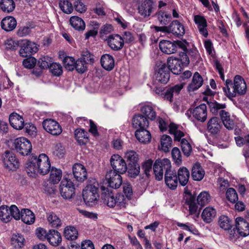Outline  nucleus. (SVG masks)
Listing matches in <instances>:
<instances>
[{
    "mask_svg": "<svg viewBox=\"0 0 249 249\" xmlns=\"http://www.w3.org/2000/svg\"><path fill=\"white\" fill-rule=\"evenodd\" d=\"M86 63L82 58H79L75 61L74 69L78 72L83 73L87 71Z\"/></svg>",
    "mask_w": 249,
    "mask_h": 249,
    "instance_id": "nucleus-59",
    "label": "nucleus"
},
{
    "mask_svg": "<svg viewBox=\"0 0 249 249\" xmlns=\"http://www.w3.org/2000/svg\"><path fill=\"white\" fill-rule=\"evenodd\" d=\"M182 50L183 51H186L189 58L192 61L196 62H199L200 59V57L198 52L196 48H193L191 49H187L186 46L185 45V48L184 49H182Z\"/></svg>",
    "mask_w": 249,
    "mask_h": 249,
    "instance_id": "nucleus-46",
    "label": "nucleus"
},
{
    "mask_svg": "<svg viewBox=\"0 0 249 249\" xmlns=\"http://www.w3.org/2000/svg\"><path fill=\"white\" fill-rule=\"evenodd\" d=\"M36 59L32 56L28 57L23 60L22 64L27 69H31L36 67Z\"/></svg>",
    "mask_w": 249,
    "mask_h": 249,
    "instance_id": "nucleus-56",
    "label": "nucleus"
},
{
    "mask_svg": "<svg viewBox=\"0 0 249 249\" xmlns=\"http://www.w3.org/2000/svg\"><path fill=\"white\" fill-rule=\"evenodd\" d=\"M156 80L161 84H166L170 79L169 69L165 63H160L155 74Z\"/></svg>",
    "mask_w": 249,
    "mask_h": 249,
    "instance_id": "nucleus-11",
    "label": "nucleus"
},
{
    "mask_svg": "<svg viewBox=\"0 0 249 249\" xmlns=\"http://www.w3.org/2000/svg\"><path fill=\"white\" fill-rule=\"evenodd\" d=\"M72 172L74 178L77 181L83 182L87 178L86 169L81 163H77L73 165Z\"/></svg>",
    "mask_w": 249,
    "mask_h": 249,
    "instance_id": "nucleus-22",
    "label": "nucleus"
},
{
    "mask_svg": "<svg viewBox=\"0 0 249 249\" xmlns=\"http://www.w3.org/2000/svg\"><path fill=\"white\" fill-rule=\"evenodd\" d=\"M50 168L49 159L45 154H40L38 156L32 154L29 158L25 165V170L28 175L34 178L38 174H47Z\"/></svg>",
    "mask_w": 249,
    "mask_h": 249,
    "instance_id": "nucleus-2",
    "label": "nucleus"
},
{
    "mask_svg": "<svg viewBox=\"0 0 249 249\" xmlns=\"http://www.w3.org/2000/svg\"><path fill=\"white\" fill-rule=\"evenodd\" d=\"M128 173L131 178H136L139 174L140 167L137 163H128Z\"/></svg>",
    "mask_w": 249,
    "mask_h": 249,
    "instance_id": "nucleus-50",
    "label": "nucleus"
},
{
    "mask_svg": "<svg viewBox=\"0 0 249 249\" xmlns=\"http://www.w3.org/2000/svg\"><path fill=\"white\" fill-rule=\"evenodd\" d=\"M32 144L26 138H17V152L22 156H27L31 152Z\"/></svg>",
    "mask_w": 249,
    "mask_h": 249,
    "instance_id": "nucleus-15",
    "label": "nucleus"
},
{
    "mask_svg": "<svg viewBox=\"0 0 249 249\" xmlns=\"http://www.w3.org/2000/svg\"><path fill=\"white\" fill-rule=\"evenodd\" d=\"M5 167L9 171H14L16 170V156L14 153L6 151L3 158Z\"/></svg>",
    "mask_w": 249,
    "mask_h": 249,
    "instance_id": "nucleus-28",
    "label": "nucleus"
},
{
    "mask_svg": "<svg viewBox=\"0 0 249 249\" xmlns=\"http://www.w3.org/2000/svg\"><path fill=\"white\" fill-rule=\"evenodd\" d=\"M167 65L169 71H171L174 74H180L183 68L178 58H174L173 57L167 59Z\"/></svg>",
    "mask_w": 249,
    "mask_h": 249,
    "instance_id": "nucleus-25",
    "label": "nucleus"
},
{
    "mask_svg": "<svg viewBox=\"0 0 249 249\" xmlns=\"http://www.w3.org/2000/svg\"><path fill=\"white\" fill-rule=\"evenodd\" d=\"M141 111L147 119L154 120L156 118V112L152 107L150 105H145L143 106L141 109Z\"/></svg>",
    "mask_w": 249,
    "mask_h": 249,
    "instance_id": "nucleus-42",
    "label": "nucleus"
},
{
    "mask_svg": "<svg viewBox=\"0 0 249 249\" xmlns=\"http://www.w3.org/2000/svg\"><path fill=\"white\" fill-rule=\"evenodd\" d=\"M132 125L138 129L147 128L149 125L148 119L142 114H138L134 116L132 119Z\"/></svg>",
    "mask_w": 249,
    "mask_h": 249,
    "instance_id": "nucleus-27",
    "label": "nucleus"
},
{
    "mask_svg": "<svg viewBox=\"0 0 249 249\" xmlns=\"http://www.w3.org/2000/svg\"><path fill=\"white\" fill-rule=\"evenodd\" d=\"M218 224L221 229L229 230L231 228L232 221L227 216L222 215L219 217Z\"/></svg>",
    "mask_w": 249,
    "mask_h": 249,
    "instance_id": "nucleus-45",
    "label": "nucleus"
},
{
    "mask_svg": "<svg viewBox=\"0 0 249 249\" xmlns=\"http://www.w3.org/2000/svg\"><path fill=\"white\" fill-rule=\"evenodd\" d=\"M53 153L54 156L60 159L64 157L65 150L61 143H57L53 148Z\"/></svg>",
    "mask_w": 249,
    "mask_h": 249,
    "instance_id": "nucleus-57",
    "label": "nucleus"
},
{
    "mask_svg": "<svg viewBox=\"0 0 249 249\" xmlns=\"http://www.w3.org/2000/svg\"><path fill=\"white\" fill-rule=\"evenodd\" d=\"M43 128L50 134L57 136L62 132V128L59 124L55 121L48 119L43 121L42 123Z\"/></svg>",
    "mask_w": 249,
    "mask_h": 249,
    "instance_id": "nucleus-13",
    "label": "nucleus"
},
{
    "mask_svg": "<svg viewBox=\"0 0 249 249\" xmlns=\"http://www.w3.org/2000/svg\"><path fill=\"white\" fill-rule=\"evenodd\" d=\"M227 198L232 203L238 200V195L235 189L232 188L228 189L226 192Z\"/></svg>",
    "mask_w": 249,
    "mask_h": 249,
    "instance_id": "nucleus-60",
    "label": "nucleus"
},
{
    "mask_svg": "<svg viewBox=\"0 0 249 249\" xmlns=\"http://www.w3.org/2000/svg\"><path fill=\"white\" fill-rule=\"evenodd\" d=\"M71 26L76 30L83 31L85 30L86 25L84 20L77 16H72L70 19Z\"/></svg>",
    "mask_w": 249,
    "mask_h": 249,
    "instance_id": "nucleus-38",
    "label": "nucleus"
},
{
    "mask_svg": "<svg viewBox=\"0 0 249 249\" xmlns=\"http://www.w3.org/2000/svg\"><path fill=\"white\" fill-rule=\"evenodd\" d=\"M59 6L61 10L65 13L70 14L73 10V7L71 1L66 0H60Z\"/></svg>",
    "mask_w": 249,
    "mask_h": 249,
    "instance_id": "nucleus-49",
    "label": "nucleus"
},
{
    "mask_svg": "<svg viewBox=\"0 0 249 249\" xmlns=\"http://www.w3.org/2000/svg\"><path fill=\"white\" fill-rule=\"evenodd\" d=\"M158 19L162 25H166L170 21L171 16L162 11H160L157 14Z\"/></svg>",
    "mask_w": 249,
    "mask_h": 249,
    "instance_id": "nucleus-51",
    "label": "nucleus"
},
{
    "mask_svg": "<svg viewBox=\"0 0 249 249\" xmlns=\"http://www.w3.org/2000/svg\"><path fill=\"white\" fill-rule=\"evenodd\" d=\"M17 46L20 47L19 53L20 56L26 57L36 53L38 51L36 44L28 40H20L17 41Z\"/></svg>",
    "mask_w": 249,
    "mask_h": 249,
    "instance_id": "nucleus-5",
    "label": "nucleus"
},
{
    "mask_svg": "<svg viewBox=\"0 0 249 249\" xmlns=\"http://www.w3.org/2000/svg\"><path fill=\"white\" fill-rule=\"evenodd\" d=\"M203 79L198 72H196L193 77L191 83L189 85L188 89L189 91H193L198 89L203 84Z\"/></svg>",
    "mask_w": 249,
    "mask_h": 249,
    "instance_id": "nucleus-32",
    "label": "nucleus"
},
{
    "mask_svg": "<svg viewBox=\"0 0 249 249\" xmlns=\"http://www.w3.org/2000/svg\"><path fill=\"white\" fill-rule=\"evenodd\" d=\"M1 26L7 32L11 31L16 28V19L12 17H6L2 20Z\"/></svg>",
    "mask_w": 249,
    "mask_h": 249,
    "instance_id": "nucleus-37",
    "label": "nucleus"
},
{
    "mask_svg": "<svg viewBox=\"0 0 249 249\" xmlns=\"http://www.w3.org/2000/svg\"><path fill=\"white\" fill-rule=\"evenodd\" d=\"M222 127L220 120L218 117H213L208 122L207 128L209 133L215 135L220 132Z\"/></svg>",
    "mask_w": 249,
    "mask_h": 249,
    "instance_id": "nucleus-21",
    "label": "nucleus"
},
{
    "mask_svg": "<svg viewBox=\"0 0 249 249\" xmlns=\"http://www.w3.org/2000/svg\"><path fill=\"white\" fill-rule=\"evenodd\" d=\"M163 171H165L164 178L166 185L172 190L176 189L178 180L176 173L171 170L170 160L168 159L157 160L153 165V172L157 180L162 179Z\"/></svg>",
    "mask_w": 249,
    "mask_h": 249,
    "instance_id": "nucleus-1",
    "label": "nucleus"
},
{
    "mask_svg": "<svg viewBox=\"0 0 249 249\" xmlns=\"http://www.w3.org/2000/svg\"><path fill=\"white\" fill-rule=\"evenodd\" d=\"M180 145L182 151L183 152L184 155L186 156L187 157L189 156L192 150L190 143L185 139L183 138L181 140Z\"/></svg>",
    "mask_w": 249,
    "mask_h": 249,
    "instance_id": "nucleus-54",
    "label": "nucleus"
},
{
    "mask_svg": "<svg viewBox=\"0 0 249 249\" xmlns=\"http://www.w3.org/2000/svg\"><path fill=\"white\" fill-rule=\"evenodd\" d=\"M49 69L52 74L54 76H59L63 72L62 67L59 63L52 62Z\"/></svg>",
    "mask_w": 249,
    "mask_h": 249,
    "instance_id": "nucleus-53",
    "label": "nucleus"
},
{
    "mask_svg": "<svg viewBox=\"0 0 249 249\" xmlns=\"http://www.w3.org/2000/svg\"><path fill=\"white\" fill-rule=\"evenodd\" d=\"M159 47L163 53L170 54L177 51L178 48L184 49L185 44L181 41L171 42L168 40H162L159 43Z\"/></svg>",
    "mask_w": 249,
    "mask_h": 249,
    "instance_id": "nucleus-6",
    "label": "nucleus"
},
{
    "mask_svg": "<svg viewBox=\"0 0 249 249\" xmlns=\"http://www.w3.org/2000/svg\"><path fill=\"white\" fill-rule=\"evenodd\" d=\"M82 57L81 58L86 62L93 63L94 61V55L88 50H83L81 53Z\"/></svg>",
    "mask_w": 249,
    "mask_h": 249,
    "instance_id": "nucleus-62",
    "label": "nucleus"
},
{
    "mask_svg": "<svg viewBox=\"0 0 249 249\" xmlns=\"http://www.w3.org/2000/svg\"><path fill=\"white\" fill-rule=\"evenodd\" d=\"M205 171L199 163H196L192 169V177L196 181H200L204 178Z\"/></svg>",
    "mask_w": 249,
    "mask_h": 249,
    "instance_id": "nucleus-36",
    "label": "nucleus"
},
{
    "mask_svg": "<svg viewBox=\"0 0 249 249\" xmlns=\"http://www.w3.org/2000/svg\"><path fill=\"white\" fill-rule=\"evenodd\" d=\"M64 235L68 240H75L77 238L78 231L73 227H67L64 230Z\"/></svg>",
    "mask_w": 249,
    "mask_h": 249,
    "instance_id": "nucleus-44",
    "label": "nucleus"
},
{
    "mask_svg": "<svg viewBox=\"0 0 249 249\" xmlns=\"http://www.w3.org/2000/svg\"><path fill=\"white\" fill-rule=\"evenodd\" d=\"M52 62V58L48 56L40 58L37 61L36 67L33 71V73L36 76H39L43 69L50 68Z\"/></svg>",
    "mask_w": 249,
    "mask_h": 249,
    "instance_id": "nucleus-18",
    "label": "nucleus"
},
{
    "mask_svg": "<svg viewBox=\"0 0 249 249\" xmlns=\"http://www.w3.org/2000/svg\"><path fill=\"white\" fill-rule=\"evenodd\" d=\"M47 220L49 225L53 227L58 228L62 225L60 218L53 212L47 213Z\"/></svg>",
    "mask_w": 249,
    "mask_h": 249,
    "instance_id": "nucleus-41",
    "label": "nucleus"
},
{
    "mask_svg": "<svg viewBox=\"0 0 249 249\" xmlns=\"http://www.w3.org/2000/svg\"><path fill=\"white\" fill-rule=\"evenodd\" d=\"M210 199L209 194L206 192H201L197 197V203L195 197L191 194L186 196L185 203L189 206V211L191 214H195L201 208L207 204Z\"/></svg>",
    "mask_w": 249,
    "mask_h": 249,
    "instance_id": "nucleus-4",
    "label": "nucleus"
},
{
    "mask_svg": "<svg viewBox=\"0 0 249 249\" xmlns=\"http://www.w3.org/2000/svg\"><path fill=\"white\" fill-rule=\"evenodd\" d=\"M62 175L60 169L52 168L50 175V180L53 184L58 183L62 178Z\"/></svg>",
    "mask_w": 249,
    "mask_h": 249,
    "instance_id": "nucleus-47",
    "label": "nucleus"
},
{
    "mask_svg": "<svg viewBox=\"0 0 249 249\" xmlns=\"http://www.w3.org/2000/svg\"><path fill=\"white\" fill-rule=\"evenodd\" d=\"M101 64L106 70L111 71L114 67V59L112 56L105 54L101 58Z\"/></svg>",
    "mask_w": 249,
    "mask_h": 249,
    "instance_id": "nucleus-33",
    "label": "nucleus"
},
{
    "mask_svg": "<svg viewBox=\"0 0 249 249\" xmlns=\"http://www.w3.org/2000/svg\"><path fill=\"white\" fill-rule=\"evenodd\" d=\"M107 41L108 46L113 51H120L124 47V40L122 37L118 34L109 36Z\"/></svg>",
    "mask_w": 249,
    "mask_h": 249,
    "instance_id": "nucleus-20",
    "label": "nucleus"
},
{
    "mask_svg": "<svg viewBox=\"0 0 249 249\" xmlns=\"http://www.w3.org/2000/svg\"><path fill=\"white\" fill-rule=\"evenodd\" d=\"M47 241L53 246H58L61 242L62 238L60 233L54 230H50L48 232Z\"/></svg>",
    "mask_w": 249,
    "mask_h": 249,
    "instance_id": "nucleus-31",
    "label": "nucleus"
},
{
    "mask_svg": "<svg viewBox=\"0 0 249 249\" xmlns=\"http://www.w3.org/2000/svg\"><path fill=\"white\" fill-rule=\"evenodd\" d=\"M121 174L112 170L108 171L106 173V179L110 189L111 188L116 189L121 186L123 182Z\"/></svg>",
    "mask_w": 249,
    "mask_h": 249,
    "instance_id": "nucleus-10",
    "label": "nucleus"
},
{
    "mask_svg": "<svg viewBox=\"0 0 249 249\" xmlns=\"http://www.w3.org/2000/svg\"><path fill=\"white\" fill-rule=\"evenodd\" d=\"M74 136L80 145H85L89 141L88 133L83 129H76Z\"/></svg>",
    "mask_w": 249,
    "mask_h": 249,
    "instance_id": "nucleus-39",
    "label": "nucleus"
},
{
    "mask_svg": "<svg viewBox=\"0 0 249 249\" xmlns=\"http://www.w3.org/2000/svg\"><path fill=\"white\" fill-rule=\"evenodd\" d=\"M184 86V83H180L168 88L164 93V98L170 102H173L177 98Z\"/></svg>",
    "mask_w": 249,
    "mask_h": 249,
    "instance_id": "nucleus-19",
    "label": "nucleus"
},
{
    "mask_svg": "<svg viewBox=\"0 0 249 249\" xmlns=\"http://www.w3.org/2000/svg\"><path fill=\"white\" fill-rule=\"evenodd\" d=\"M243 237H245V236H243L242 233H240L238 229H233L231 231L229 238L231 241L237 244L238 240L239 241Z\"/></svg>",
    "mask_w": 249,
    "mask_h": 249,
    "instance_id": "nucleus-52",
    "label": "nucleus"
},
{
    "mask_svg": "<svg viewBox=\"0 0 249 249\" xmlns=\"http://www.w3.org/2000/svg\"><path fill=\"white\" fill-rule=\"evenodd\" d=\"M172 139L168 135H163L160 138V144L162 150L166 152L169 151L172 146Z\"/></svg>",
    "mask_w": 249,
    "mask_h": 249,
    "instance_id": "nucleus-48",
    "label": "nucleus"
},
{
    "mask_svg": "<svg viewBox=\"0 0 249 249\" xmlns=\"http://www.w3.org/2000/svg\"><path fill=\"white\" fill-rule=\"evenodd\" d=\"M232 86V81L231 80L227 79L226 81V87L223 88V91L225 94L230 99L235 96V92L232 91L231 92L230 91V87Z\"/></svg>",
    "mask_w": 249,
    "mask_h": 249,
    "instance_id": "nucleus-61",
    "label": "nucleus"
},
{
    "mask_svg": "<svg viewBox=\"0 0 249 249\" xmlns=\"http://www.w3.org/2000/svg\"><path fill=\"white\" fill-rule=\"evenodd\" d=\"M172 157L175 163L177 165H179L182 162V156L179 149L177 147H174L172 150Z\"/></svg>",
    "mask_w": 249,
    "mask_h": 249,
    "instance_id": "nucleus-55",
    "label": "nucleus"
},
{
    "mask_svg": "<svg viewBox=\"0 0 249 249\" xmlns=\"http://www.w3.org/2000/svg\"><path fill=\"white\" fill-rule=\"evenodd\" d=\"M99 184L95 179L90 180L83 191V198L87 205L92 206L97 203L99 198Z\"/></svg>",
    "mask_w": 249,
    "mask_h": 249,
    "instance_id": "nucleus-3",
    "label": "nucleus"
},
{
    "mask_svg": "<svg viewBox=\"0 0 249 249\" xmlns=\"http://www.w3.org/2000/svg\"><path fill=\"white\" fill-rule=\"evenodd\" d=\"M167 33H172L177 36H182L185 33L184 26L178 20H174L167 26Z\"/></svg>",
    "mask_w": 249,
    "mask_h": 249,
    "instance_id": "nucleus-24",
    "label": "nucleus"
},
{
    "mask_svg": "<svg viewBox=\"0 0 249 249\" xmlns=\"http://www.w3.org/2000/svg\"><path fill=\"white\" fill-rule=\"evenodd\" d=\"M60 193L62 197L68 199L75 194V188L73 182L67 178H64L60 185Z\"/></svg>",
    "mask_w": 249,
    "mask_h": 249,
    "instance_id": "nucleus-7",
    "label": "nucleus"
},
{
    "mask_svg": "<svg viewBox=\"0 0 249 249\" xmlns=\"http://www.w3.org/2000/svg\"><path fill=\"white\" fill-rule=\"evenodd\" d=\"M0 7L3 12L9 13L15 9V4L13 0H1Z\"/></svg>",
    "mask_w": 249,
    "mask_h": 249,
    "instance_id": "nucleus-43",
    "label": "nucleus"
},
{
    "mask_svg": "<svg viewBox=\"0 0 249 249\" xmlns=\"http://www.w3.org/2000/svg\"><path fill=\"white\" fill-rule=\"evenodd\" d=\"M235 227L243 236H247L249 234V223L244 218L237 217L235 219Z\"/></svg>",
    "mask_w": 249,
    "mask_h": 249,
    "instance_id": "nucleus-30",
    "label": "nucleus"
},
{
    "mask_svg": "<svg viewBox=\"0 0 249 249\" xmlns=\"http://www.w3.org/2000/svg\"><path fill=\"white\" fill-rule=\"evenodd\" d=\"M64 65L69 71H73L74 69L75 61L72 57L66 56L63 60Z\"/></svg>",
    "mask_w": 249,
    "mask_h": 249,
    "instance_id": "nucleus-58",
    "label": "nucleus"
},
{
    "mask_svg": "<svg viewBox=\"0 0 249 249\" xmlns=\"http://www.w3.org/2000/svg\"><path fill=\"white\" fill-rule=\"evenodd\" d=\"M153 161L151 160H148L145 161L142 165V170L146 177L150 176V173L152 171V166Z\"/></svg>",
    "mask_w": 249,
    "mask_h": 249,
    "instance_id": "nucleus-63",
    "label": "nucleus"
},
{
    "mask_svg": "<svg viewBox=\"0 0 249 249\" xmlns=\"http://www.w3.org/2000/svg\"><path fill=\"white\" fill-rule=\"evenodd\" d=\"M232 92L240 95H244L246 92V84L244 80L240 75H236L234 79V84L232 86Z\"/></svg>",
    "mask_w": 249,
    "mask_h": 249,
    "instance_id": "nucleus-23",
    "label": "nucleus"
},
{
    "mask_svg": "<svg viewBox=\"0 0 249 249\" xmlns=\"http://www.w3.org/2000/svg\"><path fill=\"white\" fill-rule=\"evenodd\" d=\"M16 209L15 205H12L10 207L6 205H2L0 207V219L4 223L11 221L12 218L16 219L14 215V210Z\"/></svg>",
    "mask_w": 249,
    "mask_h": 249,
    "instance_id": "nucleus-17",
    "label": "nucleus"
},
{
    "mask_svg": "<svg viewBox=\"0 0 249 249\" xmlns=\"http://www.w3.org/2000/svg\"><path fill=\"white\" fill-rule=\"evenodd\" d=\"M101 189L102 191L101 197L104 200V203L110 208L115 207L116 197H114V194L112 190L108 187L106 188L104 186H102Z\"/></svg>",
    "mask_w": 249,
    "mask_h": 249,
    "instance_id": "nucleus-16",
    "label": "nucleus"
},
{
    "mask_svg": "<svg viewBox=\"0 0 249 249\" xmlns=\"http://www.w3.org/2000/svg\"><path fill=\"white\" fill-rule=\"evenodd\" d=\"M179 183L183 186H185L190 178V172L185 167H180L178 172L177 176Z\"/></svg>",
    "mask_w": 249,
    "mask_h": 249,
    "instance_id": "nucleus-34",
    "label": "nucleus"
},
{
    "mask_svg": "<svg viewBox=\"0 0 249 249\" xmlns=\"http://www.w3.org/2000/svg\"><path fill=\"white\" fill-rule=\"evenodd\" d=\"M21 219L22 221L28 225H31L35 222L36 217L30 210L22 209L20 211L17 207V220Z\"/></svg>",
    "mask_w": 249,
    "mask_h": 249,
    "instance_id": "nucleus-14",
    "label": "nucleus"
},
{
    "mask_svg": "<svg viewBox=\"0 0 249 249\" xmlns=\"http://www.w3.org/2000/svg\"><path fill=\"white\" fill-rule=\"evenodd\" d=\"M208 104L211 112L215 115L219 114L220 116L221 120H222L223 124H226L228 125L227 122H226L225 119H226L227 117H229L230 113L228 112L223 110V109L225 108L226 107V104H221L218 103L216 102H208Z\"/></svg>",
    "mask_w": 249,
    "mask_h": 249,
    "instance_id": "nucleus-8",
    "label": "nucleus"
},
{
    "mask_svg": "<svg viewBox=\"0 0 249 249\" xmlns=\"http://www.w3.org/2000/svg\"><path fill=\"white\" fill-rule=\"evenodd\" d=\"M216 215V211L212 207H206L203 211L201 217L203 221L210 223L215 217Z\"/></svg>",
    "mask_w": 249,
    "mask_h": 249,
    "instance_id": "nucleus-40",
    "label": "nucleus"
},
{
    "mask_svg": "<svg viewBox=\"0 0 249 249\" xmlns=\"http://www.w3.org/2000/svg\"><path fill=\"white\" fill-rule=\"evenodd\" d=\"M155 9L153 0H142L139 4L138 13L143 17H149Z\"/></svg>",
    "mask_w": 249,
    "mask_h": 249,
    "instance_id": "nucleus-12",
    "label": "nucleus"
},
{
    "mask_svg": "<svg viewBox=\"0 0 249 249\" xmlns=\"http://www.w3.org/2000/svg\"><path fill=\"white\" fill-rule=\"evenodd\" d=\"M111 165L116 172L124 174L127 170V167L125 160L119 155L114 154L110 160Z\"/></svg>",
    "mask_w": 249,
    "mask_h": 249,
    "instance_id": "nucleus-9",
    "label": "nucleus"
},
{
    "mask_svg": "<svg viewBox=\"0 0 249 249\" xmlns=\"http://www.w3.org/2000/svg\"><path fill=\"white\" fill-rule=\"evenodd\" d=\"M193 117L201 122L206 121L207 116V107L205 104H201L195 107L192 112Z\"/></svg>",
    "mask_w": 249,
    "mask_h": 249,
    "instance_id": "nucleus-26",
    "label": "nucleus"
},
{
    "mask_svg": "<svg viewBox=\"0 0 249 249\" xmlns=\"http://www.w3.org/2000/svg\"><path fill=\"white\" fill-rule=\"evenodd\" d=\"M194 21L197 25L199 33L204 37L208 36V33L206 27L207 23L206 19L202 16L199 15H196L194 17Z\"/></svg>",
    "mask_w": 249,
    "mask_h": 249,
    "instance_id": "nucleus-29",
    "label": "nucleus"
},
{
    "mask_svg": "<svg viewBox=\"0 0 249 249\" xmlns=\"http://www.w3.org/2000/svg\"><path fill=\"white\" fill-rule=\"evenodd\" d=\"M125 158L130 162L129 163H137L138 159V154L134 151L127 152L125 153Z\"/></svg>",
    "mask_w": 249,
    "mask_h": 249,
    "instance_id": "nucleus-64",
    "label": "nucleus"
},
{
    "mask_svg": "<svg viewBox=\"0 0 249 249\" xmlns=\"http://www.w3.org/2000/svg\"><path fill=\"white\" fill-rule=\"evenodd\" d=\"M137 139L141 142L145 143L150 141L151 135L146 128L137 129L135 132Z\"/></svg>",
    "mask_w": 249,
    "mask_h": 249,
    "instance_id": "nucleus-35",
    "label": "nucleus"
}]
</instances>
